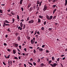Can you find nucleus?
I'll return each mask as SVG.
<instances>
[{
    "mask_svg": "<svg viewBox=\"0 0 67 67\" xmlns=\"http://www.w3.org/2000/svg\"><path fill=\"white\" fill-rule=\"evenodd\" d=\"M39 50H40L41 51V52H42V51H43V49L42 48H40L39 49Z\"/></svg>",
    "mask_w": 67,
    "mask_h": 67,
    "instance_id": "nucleus-22",
    "label": "nucleus"
},
{
    "mask_svg": "<svg viewBox=\"0 0 67 67\" xmlns=\"http://www.w3.org/2000/svg\"><path fill=\"white\" fill-rule=\"evenodd\" d=\"M44 65V64L42 63H41V64H40V66L41 67H43Z\"/></svg>",
    "mask_w": 67,
    "mask_h": 67,
    "instance_id": "nucleus-13",
    "label": "nucleus"
},
{
    "mask_svg": "<svg viewBox=\"0 0 67 67\" xmlns=\"http://www.w3.org/2000/svg\"><path fill=\"white\" fill-rule=\"evenodd\" d=\"M46 21H45L43 22V24H44V25H46Z\"/></svg>",
    "mask_w": 67,
    "mask_h": 67,
    "instance_id": "nucleus-40",
    "label": "nucleus"
},
{
    "mask_svg": "<svg viewBox=\"0 0 67 67\" xmlns=\"http://www.w3.org/2000/svg\"><path fill=\"white\" fill-rule=\"evenodd\" d=\"M33 52L34 54H36V50H35V49H34L33 51Z\"/></svg>",
    "mask_w": 67,
    "mask_h": 67,
    "instance_id": "nucleus-23",
    "label": "nucleus"
},
{
    "mask_svg": "<svg viewBox=\"0 0 67 67\" xmlns=\"http://www.w3.org/2000/svg\"><path fill=\"white\" fill-rule=\"evenodd\" d=\"M17 40H18V41H20L21 40V38H20V37L18 36V37H17Z\"/></svg>",
    "mask_w": 67,
    "mask_h": 67,
    "instance_id": "nucleus-8",
    "label": "nucleus"
},
{
    "mask_svg": "<svg viewBox=\"0 0 67 67\" xmlns=\"http://www.w3.org/2000/svg\"><path fill=\"white\" fill-rule=\"evenodd\" d=\"M19 47L20 49H21V45L19 46Z\"/></svg>",
    "mask_w": 67,
    "mask_h": 67,
    "instance_id": "nucleus-61",
    "label": "nucleus"
},
{
    "mask_svg": "<svg viewBox=\"0 0 67 67\" xmlns=\"http://www.w3.org/2000/svg\"><path fill=\"white\" fill-rule=\"evenodd\" d=\"M14 59H18V58L16 57H15L14 58Z\"/></svg>",
    "mask_w": 67,
    "mask_h": 67,
    "instance_id": "nucleus-47",
    "label": "nucleus"
},
{
    "mask_svg": "<svg viewBox=\"0 0 67 67\" xmlns=\"http://www.w3.org/2000/svg\"><path fill=\"white\" fill-rule=\"evenodd\" d=\"M38 4H37L36 9H37V8H38Z\"/></svg>",
    "mask_w": 67,
    "mask_h": 67,
    "instance_id": "nucleus-56",
    "label": "nucleus"
},
{
    "mask_svg": "<svg viewBox=\"0 0 67 67\" xmlns=\"http://www.w3.org/2000/svg\"><path fill=\"white\" fill-rule=\"evenodd\" d=\"M3 27H5V26H6L5 23V22L3 23Z\"/></svg>",
    "mask_w": 67,
    "mask_h": 67,
    "instance_id": "nucleus-21",
    "label": "nucleus"
},
{
    "mask_svg": "<svg viewBox=\"0 0 67 67\" xmlns=\"http://www.w3.org/2000/svg\"><path fill=\"white\" fill-rule=\"evenodd\" d=\"M3 44L4 46H7V43H4Z\"/></svg>",
    "mask_w": 67,
    "mask_h": 67,
    "instance_id": "nucleus-39",
    "label": "nucleus"
},
{
    "mask_svg": "<svg viewBox=\"0 0 67 67\" xmlns=\"http://www.w3.org/2000/svg\"><path fill=\"white\" fill-rule=\"evenodd\" d=\"M17 19H18V20H20V17H19V16L18 15H17Z\"/></svg>",
    "mask_w": 67,
    "mask_h": 67,
    "instance_id": "nucleus-34",
    "label": "nucleus"
},
{
    "mask_svg": "<svg viewBox=\"0 0 67 67\" xmlns=\"http://www.w3.org/2000/svg\"><path fill=\"white\" fill-rule=\"evenodd\" d=\"M3 64L5 65V66H6V64H5V62H3Z\"/></svg>",
    "mask_w": 67,
    "mask_h": 67,
    "instance_id": "nucleus-50",
    "label": "nucleus"
},
{
    "mask_svg": "<svg viewBox=\"0 0 67 67\" xmlns=\"http://www.w3.org/2000/svg\"><path fill=\"white\" fill-rule=\"evenodd\" d=\"M18 29H20V30H22V29H23V28H22V27H21L20 26H19L18 27Z\"/></svg>",
    "mask_w": 67,
    "mask_h": 67,
    "instance_id": "nucleus-17",
    "label": "nucleus"
},
{
    "mask_svg": "<svg viewBox=\"0 0 67 67\" xmlns=\"http://www.w3.org/2000/svg\"><path fill=\"white\" fill-rule=\"evenodd\" d=\"M33 64L34 65V66H35V65H36V63H35V62H33Z\"/></svg>",
    "mask_w": 67,
    "mask_h": 67,
    "instance_id": "nucleus-46",
    "label": "nucleus"
},
{
    "mask_svg": "<svg viewBox=\"0 0 67 67\" xmlns=\"http://www.w3.org/2000/svg\"><path fill=\"white\" fill-rule=\"evenodd\" d=\"M41 60H40V59H38V60L37 61V62L38 63H40V61Z\"/></svg>",
    "mask_w": 67,
    "mask_h": 67,
    "instance_id": "nucleus-25",
    "label": "nucleus"
},
{
    "mask_svg": "<svg viewBox=\"0 0 67 67\" xmlns=\"http://www.w3.org/2000/svg\"><path fill=\"white\" fill-rule=\"evenodd\" d=\"M25 25H23V29L24 30L25 28Z\"/></svg>",
    "mask_w": 67,
    "mask_h": 67,
    "instance_id": "nucleus-36",
    "label": "nucleus"
},
{
    "mask_svg": "<svg viewBox=\"0 0 67 67\" xmlns=\"http://www.w3.org/2000/svg\"><path fill=\"white\" fill-rule=\"evenodd\" d=\"M10 13L12 14V15H15V13L13 12V11L11 12H10Z\"/></svg>",
    "mask_w": 67,
    "mask_h": 67,
    "instance_id": "nucleus-9",
    "label": "nucleus"
},
{
    "mask_svg": "<svg viewBox=\"0 0 67 67\" xmlns=\"http://www.w3.org/2000/svg\"><path fill=\"white\" fill-rule=\"evenodd\" d=\"M34 22V20H31V21H29V23H33Z\"/></svg>",
    "mask_w": 67,
    "mask_h": 67,
    "instance_id": "nucleus-5",
    "label": "nucleus"
},
{
    "mask_svg": "<svg viewBox=\"0 0 67 67\" xmlns=\"http://www.w3.org/2000/svg\"><path fill=\"white\" fill-rule=\"evenodd\" d=\"M31 43L32 44H34V42H35V41L33 40V39H32L31 41Z\"/></svg>",
    "mask_w": 67,
    "mask_h": 67,
    "instance_id": "nucleus-6",
    "label": "nucleus"
},
{
    "mask_svg": "<svg viewBox=\"0 0 67 67\" xmlns=\"http://www.w3.org/2000/svg\"><path fill=\"white\" fill-rule=\"evenodd\" d=\"M36 33H37V30L35 31V33L34 34V35H36Z\"/></svg>",
    "mask_w": 67,
    "mask_h": 67,
    "instance_id": "nucleus-58",
    "label": "nucleus"
},
{
    "mask_svg": "<svg viewBox=\"0 0 67 67\" xmlns=\"http://www.w3.org/2000/svg\"><path fill=\"white\" fill-rule=\"evenodd\" d=\"M24 50L26 52V48H24Z\"/></svg>",
    "mask_w": 67,
    "mask_h": 67,
    "instance_id": "nucleus-49",
    "label": "nucleus"
},
{
    "mask_svg": "<svg viewBox=\"0 0 67 67\" xmlns=\"http://www.w3.org/2000/svg\"><path fill=\"white\" fill-rule=\"evenodd\" d=\"M29 48H30L31 49H32L33 48V47L31 46H30V47H29Z\"/></svg>",
    "mask_w": 67,
    "mask_h": 67,
    "instance_id": "nucleus-57",
    "label": "nucleus"
},
{
    "mask_svg": "<svg viewBox=\"0 0 67 67\" xmlns=\"http://www.w3.org/2000/svg\"><path fill=\"white\" fill-rule=\"evenodd\" d=\"M47 9V7L44 5V8L43 9V12H44Z\"/></svg>",
    "mask_w": 67,
    "mask_h": 67,
    "instance_id": "nucleus-2",
    "label": "nucleus"
},
{
    "mask_svg": "<svg viewBox=\"0 0 67 67\" xmlns=\"http://www.w3.org/2000/svg\"><path fill=\"white\" fill-rule=\"evenodd\" d=\"M24 66L25 67H26V65L25 64H24Z\"/></svg>",
    "mask_w": 67,
    "mask_h": 67,
    "instance_id": "nucleus-62",
    "label": "nucleus"
},
{
    "mask_svg": "<svg viewBox=\"0 0 67 67\" xmlns=\"http://www.w3.org/2000/svg\"><path fill=\"white\" fill-rule=\"evenodd\" d=\"M22 2V1H20V4H22V2Z\"/></svg>",
    "mask_w": 67,
    "mask_h": 67,
    "instance_id": "nucleus-45",
    "label": "nucleus"
},
{
    "mask_svg": "<svg viewBox=\"0 0 67 67\" xmlns=\"http://www.w3.org/2000/svg\"><path fill=\"white\" fill-rule=\"evenodd\" d=\"M9 9L7 10V11H8V12H10V11L11 10V9H10V8H9Z\"/></svg>",
    "mask_w": 67,
    "mask_h": 67,
    "instance_id": "nucleus-42",
    "label": "nucleus"
},
{
    "mask_svg": "<svg viewBox=\"0 0 67 67\" xmlns=\"http://www.w3.org/2000/svg\"><path fill=\"white\" fill-rule=\"evenodd\" d=\"M56 10H57V9H55L53 11V14H54V13H55V11H56Z\"/></svg>",
    "mask_w": 67,
    "mask_h": 67,
    "instance_id": "nucleus-20",
    "label": "nucleus"
},
{
    "mask_svg": "<svg viewBox=\"0 0 67 67\" xmlns=\"http://www.w3.org/2000/svg\"><path fill=\"white\" fill-rule=\"evenodd\" d=\"M52 60H54L55 59V58H54V57H53L52 58Z\"/></svg>",
    "mask_w": 67,
    "mask_h": 67,
    "instance_id": "nucleus-32",
    "label": "nucleus"
},
{
    "mask_svg": "<svg viewBox=\"0 0 67 67\" xmlns=\"http://www.w3.org/2000/svg\"><path fill=\"white\" fill-rule=\"evenodd\" d=\"M52 2H53V3H55V1H56V0H52Z\"/></svg>",
    "mask_w": 67,
    "mask_h": 67,
    "instance_id": "nucleus-53",
    "label": "nucleus"
},
{
    "mask_svg": "<svg viewBox=\"0 0 67 67\" xmlns=\"http://www.w3.org/2000/svg\"><path fill=\"white\" fill-rule=\"evenodd\" d=\"M4 22L5 23H10V22H9L7 20H5Z\"/></svg>",
    "mask_w": 67,
    "mask_h": 67,
    "instance_id": "nucleus-19",
    "label": "nucleus"
},
{
    "mask_svg": "<svg viewBox=\"0 0 67 67\" xmlns=\"http://www.w3.org/2000/svg\"><path fill=\"white\" fill-rule=\"evenodd\" d=\"M21 9L22 11H23V10H24V8H23L21 7Z\"/></svg>",
    "mask_w": 67,
    "mask_h": 67,
    "instance_id": "nucleus-44",
    "label": "nucleus"
},
{
    "mask_svg": "<svg viewBox=\"0 0 67 67\" xmlns=\"http://www.w3.org/2000/svg\"><path fill=\"white\" fill-rule=\"evenodd\" d=\"M32 7H31L29 8V11L30 12H31V11H32Z\"/></svg>",
    "mask_w": 67,
    "mask_h": 67,
    "instance_id": "nucleus-15",
    "label": "nucleus"
},
{
    "mask_svg": "<svg viewBox=\"0 0 67 67\" xmlns=\"http://www.w3.org/2000/svg\"><path fill=\"white\" fill-rule=\"evenodd\" d=\"M45 46V45H42V48H43V47H44Z\"/></svg>",
    "mask_w": 67,
    "mask_h": 67,
    "instance_id": "nucleus-48",
    "label": "nucleus"
},
{
    "mask_svg": "<svg viewBox=\"0 0 67 67\" xmlns=\"http://www.w3.org/2000/svg\"><path fill=\"white\" fill-rule=\"evenodd\" d=\"M52 61L51 60H50L48 62V64H51V63H52Z\"/></svg>",
    "mask_w": 67,
    "mask_h": 67,
    "instance_id": "nucleus-35",
    "label": "nucleus"
},
{
    "mask_svg": "<svg viewBox=\"0 0 67 67\" xmlns=\"http://www.w3.org/2000/svg\"><path fill=\"white\" fill-rule=\"evenodd\" d=\"M5 25H6V26H8H8H10V25L9 24H5Z\"/></svg>",
    "mask_w": 67,
    "mask_h": 67,
    "instance_id": "nucleus-55",
    "label": "nucleus"
},
{
    "mask_svg": "<svg viewBox=\"0 0 67 67\" xmlns=\"http://www.w3.org/2000/svg\"><path fill=\"white\" fill-rule=\"evenodd\" d=\"M56 5H54L53 6H52V7L53 8V9H54L55 8V7H56Z\"/></svg>",
    "mask_w": 67,
    "mask_h": 67,
    "instance_id": "nucleus-24",
    "label": "nucleus"
},
{
    "mask_svg": "<svg viewBox=\"0 0 67 67\" xmlns=\"http://www.w3.org/2000/svg\"><path fill=\"white\" fill-rule=\"evenodd\" d=\"M39 18H40L41 19H42V18H43V16H42L41 15H40L39 16Z\"/></svg>",
    "mask_w": 67,
    "mask_h": 67,
    "instance_id": "nucleus-38",
    "label": "nucleus"
},
{
    "mask_svg": "<svg viewBox=\"0 0 67 67\" xmlns=\"http://www.w3.org/2000/svg\"><path fill=\"white\" fill-rule=\"evenodd\" d=\"M38 23H40L41 22V20L40 19L38 18Z\"/></svg>",
    "mask_w": 67,
    "mask_h": 67,
    "instance_id": "nucleus-18",
    "label": "nucleus"
},
{
    "mask_svg": "<svg viewBox=\"0 0 67 67\" xmlns=\"http://www.w3.org/2000/svg\"><path fill=\"white\" fill-rule=\"evenodd\" d=\"M52 28H49L48 29V30L49 31H52Z\"/></svg>",
    "mask_w": 67,
    "mask_h": 67,
    "instance_id": "nucleus-28",
    "label": "nucleus"
},
{
    "mask_svg": "<svg viewBox=\"0 0 67 67\" xmlns=\"http://www.w3.org/2000/svg\"><path fill=\"white\" fill-rule=\"evenodd\" d=\"M40 1H37V4H40Z\"/></svg>",
    "mask_w": 67,
    "mask_h": 67,
    "instance_id": "nucleus-29",
    "label": "nucleus"
},
{
    "mask_svg": "<svg viewBox=\"0 0 67 67\" xmlns=\"http://www.w3.org/2000/svg\"><path fill=\"white\" fill-rule=\"evenodd\" d=\"M13 54H15V53H16V50L14 49L13 51Z\"/></svg>",
    "mask_w": 67,
    "mask_h": 67,
    "instance_id": "nucleus-4",
    "label": "nucleus"
},
{
    "mask_svg": "<svg viewBox=\"0 0 67 67\" xmlns=\"http://www.w3.org/2000/svg\"><path fill=\"white\" fill-rule=\"evenodd\" d=\"M36 8V5H34L33 7V8H34V9H35Z\"/></svg>",
    "mask_w": 67,
    "mask_h": 67,
    "instance_id": "nucleus-41",
    "label": "nucleus"
},
{
    "mask_svg": "<svg viewBox=\"0 0 67 67\" xmlns=\"http://www.w3.org/2000/svg\"><path fill=\"white\" fill-rule=\"evenodd\" d=\"M30 37H28V40H30Z\"/></svg>",
    "mask_w": 67,
    "mask_h": 67,
    "instance_id": "nucleus-64",
    "label": "nucleus"
},
{
    "mask_svg": "<svg viewBox=\"0 0 67 67\" xmlns=\"http://www.w3.org/2000/svg\"><path fill=\"white\" fill-rule=\"evenodd\" d=\"M44 27H42L41 29V30H42L43 31H44Z\"/></svg>",
    "mask_w": 67,
    "mask_h": 67,
    "instance_id": "nucleus-30",
    "label": "nucleus"
},
{
    "mask_svg": "<svg viewBox=\"0 0 67 67\" xmlns=\"http://www.w3.org/2000/svg\"><path fill=\"white\" fill-rule=\"evenodd\" d=\"M20 21L23 22L24 21V20L22 19L21 20H20Z\"/></svg>",
    "mask_w": 67,
    "mask_h": 67,
    "instance_id": "nucleus-63",
    "label": "nucleus"
},
{
    "mask_svg": "<svg viewBox=\"0 0 67 67\" xmlns=\"http://www.w3.org/2000/svg\"><path fill=\"white\" fill-rule=\"evenodd\" d=\"M65 2L64 4L65 5V6H66L67 4V0H65Z\"/></svg>",
    "mask_w": 67,
    "mask_h": 67,
    "instance_id": "nucleus-12",
    "label": "nucleus"
},
{
    "mask_svg": "<svg viewBox=\"0 0 67 67\" xmlns=\"http://www.w3.org/2000/svg\"><path fill=\"white\" fill-rule=\"evenodd\" d=\"M10 28H8L7 29V31L8 32H11V30H10Z\"/></svg>",
    "mask_w": 67,
    "mask_h": 67,
    "instance_id": "nucleus-27",
    "label": "nucleus"
},
{
    "mask_svg": "<svg viewBox=\"0 0 67 67\" xmlns=\"http://www.w3.org/2000/svg\"><path fill=\"white\" fill-rule=\"evenodd\" d=\"M40 10V7H38L37 9V10H38V11Z\"/></svg>",
    "mask_w": 67,
    "mask_h": 67,
    "instance_id": "nucleus-60",
    "label": "nucleus"
},
{
    "mask_svg": "<svg viewBox=\"0 0 67 67\" xmlns=\"http://www.w3.org/2000/svg\"><path fill=\"white\" fill-rule=\"evenodd\" d=\"M37 33V34H38V35H40V31H38Z\"/></svg>",
    "mask_w": 67,
    "mask_h": 67,
    "instance_id": "nucleus-43",
    "label": "nucleus"
},
{
    "mask_svg": "<svg viewBox=\"0 0 67 67\" xmlns=\"http://www.w3.org/2000/svg\"><path fill=\"white\" fill-rule=\"evenodd\" d=\"M23 24L22 22H21L20 23V26L21 27H23Z\"/></svg>",
    "mask_w": 67,
    "mask_h": 67,
    "instance_id": "nucleus-14",
    "label": "nucleus"
},
{
    "mask_svg": "<svg viewBox=\"0 0 67 67\" xmlns=\"http://www.w3.org/2000/svg\"><path fill=\"white\" fill-rule=\"evenodd\" d=\"M2 12H3V11L1 9H0V13H2Z\"/></svg>",
    "mask_w": 67,
    "mask_h": 67,
    "instance_id": "nucleus-37",
    "label": "nucleus"
},
{
    "mask_svg": "<svg viewBox=\"0 0 67 67\" xmlns=\"http://www.w3.org/2000/svg\"><path fill=\"white\" fill-rule=\"evenodd\" d=\"M60 59H59V58H58V59H57V61L58 62H59Z\"/></svg>",
    "mask_w": 67,
    "mask_h": 67,
    "instance_id": "nucleus-54",
    "label": "nucleus"
},
{
    "mask_svg": "<svg viewBox=\"0 0 67 67\" xmlns=\"http://www.w3.org/2000/svg\"><path fill=\"white\" fill-rule=\"evenodd\" d=\"M10 55H9L7 57L6 56H5V55H4V57H5V58H6V59H7V58H10Z\"/></svg>",
    "mask_w": 67,
    "mask_h": 67,
    "instance_id": "nucleus-7",
    "label": "nucleus"
},
{
    "mask_svg": "<svg viewBox=\"0 0 67 67\" xmlns=\"http://www.w3.org/2000/svg\"><path fill=\"white\" fill-rule=\"evenodd\" d=\"M29 20V17H28V18H27V20H26V21H28Z\"/></svg>",
    "mask_w": 67,
    "mask_h": 67,
    "instance_id": "nucleus-51",
    "label": "nucleus"
},
{
    "mask_svg": "<svg viewBox=\"0 0 67 67\" xmlns=\"http://www.w3.org/2000/svg\"><path fill=\"white\" fill-rule=\"evenodd\" d=\"M12 21L13 22H12V23H14V21H15V19L14 18H12Z\"/></svg>",
    "mask_w": 67,
    "mask_h": 67,
    "instance_id": "nucleus-16",
    "label": "nucleus"
},
{
    "mask_svg": "<svg viewBox=\"0 0 67 67\" xmlns=\"http://www.w3.org/2000/svg\"><path fill=\"white\" fill-rule=\"evenodd\" d=\"M38 35H36L35 36V37H36L37 38V37H38Z\"/></svg>",
    "mask_w": 67,
    "mask_h": 67,
    "instance_id": "nucleus-52",
    "label": "nucleus"
},
{
    "mask_svg": "<svg viewBox=\"0 0 67 67\" xmlns=\"http://www.w3.org/2000/svg\"><path fill=\"white\" fill-rule=\"evenodd\" d=\"M15 35L16 36H18L19 35V33L16 32L15 33Z\"/></svg>",
    "mask_w": 67,
    "mask_h": 67,
    "instance_id": "nucleus-33",
    "label": "nucleus"
},
{
    "mask_svg": "<svg viewBox=\"0 0 67 67\" xmlns=\"http://www.w3.org/2000/svg\"><path fill=\"white\" fill-rule=\"evenodd\" d=\"M56 16H54L53 17V18L52 19V20H54V19H56Z\"/></svg>",
    "mask_w": 67,
    "mask_h": 67,
    "instance_id": "nucleus-26",
    "label": "nucleus"
},
{
    "mask_svg": "<svg viewBox=\"0 0 67 67\" xmlns=\"http://www.w3.org/2000/svg\"><path fill=\"white\" fill-rule=\"evenodd\" d=\"M53 18V16L51 15L50 16L49 18V20H52V19Z\"/></svg>",
    "mask_w": 67,
    "mask_h": 67,
    "instance_id": "nucleus-10",
    "label": "nucleus"
},
{
    "mask_svg": "<svg viewBox=\"0 0 67 67\" xmlns=\"http://www.w3.org/2000/svg\"><path fill=\"white\" fill-rule=\"evenodd\" d=\"M28 64H29V65H31V66H33V65L32 64V63L30 62H28Z\"/></svg>",
    "mask_w": 67,
    "mask_h": 67,
    "instance_id": "nucleus-31",
    "label": "nucleus"
},
{
    "mask_svg": "<svg viewBox=\"0 0 67 67\" xmlns=\"http://www.w3.org/2000/svg\"><path fill=\"white\" fill-rule=\"evenodd\" d=\"M13 45H14V47H18V46H19V44H18L16 43H14Z\"/></svg>",
    "mask_w": 67,
    "mask_h": 67,
    "instance_id": "nucleus-3",
    "label": "nucleus"
},
{
    "mask_svg": "<svg viewBox=\"0 0 67 67\" xmlns=\"http://www.w3.org/2000/svg\"><path fill=\"white\" fill-rule=\"evenodd\" d=\"M50 66H51L52 67H56V65H57V64L56 63H54L53 64H50Z\"/></svg>",
    "mask_w": 67,
    "mask_h": 67,
    "instance_id": "nucleus-1",
    "label": "nucleus"
},
{
    "mask_svg": "<svg viewBox=\"0 0 67 67\" xmlns=\"http://www.w3.org/2000/svg\"><path fill=\"white\" fill-rule=\"evenodd\" d=\"M46 17L47 19L48 20H49V16H48V15H46Z\"/></svg>",
    "mask_w": 67,
    "mask_h": 67,
    "instance_id": "nucleus-11",
    "label": "nucleus"
},
{
    "mask_svg": "<svg viewBox=\"0 0 67 67\" xmlns=\"http://www.w3.org/2000/svg\"><path fill=\"white\" fill-rule=\"evenodd\" d=\"M12 62L11 61H10V64L11 65H12Z\"/></svg>",
    "mask_w": 67,
    "mask_h": 67,
    "instance_id": "nucleus-59",
    "label": "nucleus"
}]
</instances>
